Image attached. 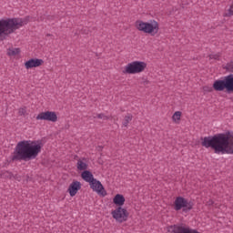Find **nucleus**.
<instances>
[{"label":"nucleus","instance_id":"7","mask_svg":"<svg viewBox=\"0 0 233 233\" xmlns=\"http://www.w3.org/2000/svg\"><path fill=\"white\" fill-rule=\"evenodd\" d=\"M194 204L183 197H177L173 203V208L177 212L179 210H183V212H188V210H192Z\"/></svg>","mask_w":233,"mask_h":233},{"label":"nucleus","instance_id":"1","mask_svg":"<svg viewBox=\"0 0 233 233\" xmlns=\"http://www.w3.org/2000/svg\"><path fill=\"white\" fill-rule=\"evenodd\" d=\"M201 145L205 148H212L215 154H233V132L202 137Z\"/></svg>","mask_w":233,"mask_h":233},{"label":"nucleus","instance_id":"19","mask_svg":"<svg viewBox=\"0 0 233 233\" xmlns=\"http://www.w3.org/2000/svg\"><path fill=\"white\" fill-rule=\"evenodd\" d=\"M2 177H8L9 179H12V174L8 171H5L4 174L1 175Z\"/></svg>","mask_w":233,"mask_h":233},{"label":"nucleus","instance_id":"8","mask_svg":"<svg viewBox=\"0 0 233 233\" xmlns=\"http://www.w3.org/2000/svg\"><path fill=\"white\" fill-rule=\"evenodd\" d=\"M111 216L113 219H116L117 223H125L128 219V210L123 207H117L111 211Z\"/></svg>","mask_w":233,"mask_h":233},{"label":"nucleus","instance_id":"22","mask_svg":"<svg viewBox=\"0 0 233 233\" xmlns=\"http://www.w3.org/2000/svg\"><path fill=\"white\" fill-rule=\"evenodd\" d=\"M214 204V201H212V200H209L208 202V205H213Z\"/></svg>","mask_w":233,"mask_h":233},{"label":"nucleus","instance_id":"4","mask_svg":"<svg viewBox=\"0 0 233 233\" xmlns=\"http://www.w3.org/2000/svg\"><path fill=\"white\" fill-rule=\"evenodd\" d=\"M135 27L138 32H142V34H147L148 35H157L159 34V23L156 20H150L148 22H145L143 20H137L135 23Z\"/></svg>","mask_w":233,"mask_h":233},{"label":"nucleus","instance_id":"14","mask_svg":"<svg viewBox=\"0 0 233 233\" xmlns=\"http://www.w3.org/2000/svg\"><path fill=\"white\" fill-rule=\"evenodd\" d=\"M81 177L84 179V181H86V183H88L89 185L96 179L92 172L88 170L83 171Z\"/></svg>","mask_w":233,"mask_h":233},{"label":"nucleus","instance_id":"10","mask_svg":"<svg viewBox=\"0 0 233 233\" xmlns=\"http://www.w3.org/2000/svg\"><path fill=\"white\" fill-rule=\"evenodd\" d=\"M89 187L91 189H93V192H96L98 196H102V198H105V196H106V190H105V187H103V184H101V181L95 178L89 184Z\"/></svg>","mask_w":233,"mask_h":233},{"label":"nucleus","instance_id":"2","mask_svg":"<svg viewBox=\"0 0 233 233\" xmlns=\"http://www.w3.org/2000/svg\"><path fill=\"white\" fill-rule=\"evenodd\" d=\"M43 144L39 141L23 140L17 143L12 161H30L41 154Z\"/></svg>","mask_w":233,"mask_h":233},{"label":"nucleus","instance_id":"12","mask_svg":"<svg viewBox=\"0 0 233 233\" xmlns=\"http://www.w3.org/2000/svg\"><path fill=\"white\" fill-rule=\"evenodd\" d=\"M81 182L77 181V180H73L70 184L69 187L67 188V192L69 194V196L71 198H74V196H76L79 190H81Z\"/></svg>","mask_w":233,"mask_h":233},{"label":"nucleus","instance_id":"3","mask_svg":"<svg viewBox=\"0 0 233 233\" xmlns=\"http://www.w3.org/2000/svg\"><path fill=\"white\" fill-rule=\"evenodd\" d=\"M30 17L0 20V35L14 34L15 30H19V28L25 26V25H28Z\"/></svg>","mask_w":233,"mask_h":233},{"label":"nucleus","instance_id":"17","mask_svg":"<svg viewBox=\"0 0 233 233\" xmlns=\"http://www.w3.org/2000/svg\"><path fill=\"white\" fill-rule=\"evenodd\" d=\"M21 54V49L15 48V47H11L7 50V56L10 57H15V56H19Z\"/></svg>","mask_w":233,"mask_h":233},{"label":"nucleus","instance_id":"9","mask_svg":"<svg viewBox=\"0 0 233 233\" xmlns=\"http://www.w3.org/2000/svg\"><path fill=\"white\" fill-rule=\"evenodd\" d=\"M37 121H50L51 123L57 122V113L54 111L41 112L36 116Z\"/></svg>","mask_w":233,"mask_h":233},{"label":"nucleus","instance_id":"20","mask_svg":"<svg viewBox=\"0 0 233 233\" xmlns=\"http://www.w3.org/2000/svg\"><path fill=\"white\" fill-rule=\"evenodd\" d=\"M226 68L229 72H233V62H230V63L227 64Z\"/></svg>","mask_w":233,"mask_h":233},{"label":"nucleus","instance_id":"6","mask_svg":"<svg viewBox=\"0 0 233 233\" xmlns=\"http://www.w3.org/2000/svg\"><path fill=\"white\" fill-rule=\"evenodd\" d=\"M213 88L216 92H233V75H228L222 80H216L213 83Z\"/></svg>","mask_w":233,"mask_h":233},{"label":"nucleus","instance_id":"13","mask_svg":"<svg viewBox=\"0 0 233 233\" xmlns=\"http://www.w3.org/2000/svg\"><path fill=\"white\" fill-rule=\"evenodd\" d=\"M76 168L79 172H85L88 169V159L82 157L76 162Z\"/></svg>","mask_w":233,"mask_h":233},{"label":"nucleus","instance_id":"18","mask_svg":"<svg viewBox=\"0 0 233 233\" xmlns=\"http://www.w3.org/2000/svg\"><path fill=\"white\" fill-rule=\"evenodd\" d=\"M132 121V115L128 114L123 120V127H128V123Z\"/></svg>","mask_w":233,"mask_h":233},{"label":"nucleus","instance_id":"21","mask_svg":"<svg viewBox=\"0 0 233 233\" xmlns=\"http://www.w3.org/2000/svg\"><path fill=\"white\" fill-rule=\"evenodd\" d=\"M98 119H103L104 121H106V119H109V117L106 115L99 114L97 115Z\"/></svg>","mask_w":233,"mask_h":233},{"label":"nucleus","instance_id":"5","mask_svg":"<svg viewBox=\"0 0 233 233\" xmlns=\"http://www.w3.org/2000/svg\"><path fill=\"white\" fill-rule=\"evenodd\" d=\"M147 70V64L143 61L135 60L126 65L122 70L123 74L135 76L136 74H142Z\"/></svg>","mask_w":233,"mask_h":233},{"label":"nucleus","instance_id":"16","mask_svg":"<svg viewBox=\"0 0 233 233\" xmlns=\"http://www.w3.org/2000/svg\"><path fill=\"white\" fill-rule=\"evenodd\" d=\"M183 116V113L181 111H176L172 116V121L176 125H179L181 123V116Z\"/></svg>","mask_w":233,"mask_h":233},{"label":"nucleus","instance_id":"11","mask_svg":"<svg viewBox=\"0 0 233 233\" xmlns=\"http://www.w3.org/2000/svg\"><path fill=\"white\" fill-rule=\"evenodd\" d=\"M45 65V60L41 58H30L25 63V68L26 70H32V68H39Z\"/></svg>","mask_w":233,"mask_h":233},{"label":"nucleus","instance_id":"15","mask_svg":"<svg viewBox=\"0 0 233 233\" xmlns=\"http://www.w3.org/2000/svg\"><path fill=\"white\" fill-rule=\"evenodd\" d=\"M125 196L121 195V194H116L114 198H113V203L114 205H116V207H123V205H125Z\"/></svg>","mask_w":233,"mask_h":233}]
</instances>
